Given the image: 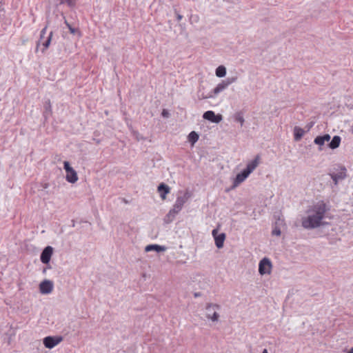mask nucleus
Instances as JSON below:
<instances>
[{
  "label": "nucleus",
  "mask_w": 353,
  "mask_h": 353,
  "mask_svg": "<svg viewBox=\"0 0 353 353\" xmlns=\"http://www.w3.org/2000/svg\"><path fill=\"white\" fill-rule=\"evenodd\" d=\"M327 210L326 204L323 201L317 203L308 210L307 216L302 219V226L305 229L319 227Z\"/></svg>",
  "instance_id": "1"
},
{
  "label": "nucleus",
  "mask_w": 353,
  "mask_h": 353,
  "mask_svg": "<svg viewBox=\"0 0 353 353\" xmlns=\"http://www.w3.org/2000/svg\"><path fill=\"white\" fill-rule=\"evenodd\" d=\"M260 161V157L257 155L254 160L248 163L247 167L241 173L238 174L234 180L233 188L237 187L240 183L252 173L258 166Z\"/></svg>",
  "instance_id": "2"
},
{
  "label": "nucleus",
  "mask_w": 353,
  "mask_h": 353,
  "mask_svg": "<svg viewBox=\"0 0 353 353\" xmlns=\"http://www.w3.org/2000/svg\"><path fill=\"white\" fill-rule=\"evenodd\" d=\"M190 194L188 191L183 192V196H178L173 208L170 210L168 216L174 217L182 209L183 205L187 202L190 198Z\"/></svg>",
  "instance_id": "3"
},
{
  "label": "nucleus",
  "mask_w": 353,
  "mask_h": 353,
  "mask_svg": "<svg viewBox=\"0 0 353 353\" xmlns=\"http://www.w3.org/2000/svg\"><path fill=\"white\" fill-rule=\"evenodd\" d=\"M219 310L220 306L218 304H207L205 308V318L213 323L218 322L220 317V315L219 314Z\"/></svg>",
  "instance_id": "4"
},
{
  "label": "nucleus",
  "mask_w": 353,
  "mask_h": 353,
  "mask_svg": "<svg viewBox=\"0 0 353 353\" xmlns=\"http://www.w3.org/2000/svg\"><path fill=\"white\" fill-rule=\"evenodd\" d=\"M46 27L42 29L40 34V39L37 44V50H38L41 46L43 47L41 49L42 52H43L49 47L52 39V32L48 34V36L45 37V34H46Z\"/></svg>",
  "instance_id": "5"
},
{
  "label": "nucleus",
  "mask_w": 353,
  "mask_h": 353,
  "mask_svg": "<svg viewBox=\"0 0 353 353\" xmlns=\"http://www.w3.org/2000/svg\"><path fill=\"white\" fill-rule=\"evenodd\" d=\"M272 265L270 260L268 258H263L259 265V272L260 274H270L272 271Z\"/></svg>",
  "instance_id": "6"
},
{
  "label": "nucleus",
  "mask_w": 353,
  "mask_h": 353,
  "mask_svg": "<svg viewBox=\"0 0 353 353\" xmlns=\"http://www.w3.org/2000/svg\"><path fill=\"white\" fill-rule=\"evenodd\" d=\"M63 341L61 336H47L43 339V344L46 347L51 349Z\"/></svg>",
  "instance_id": "7"
},
{
  "label": "nucleus",
  "mask_w": 353,
  "mask_h": 353,
  "mask_svg": "<svg viewBox=\"0 0 353 353\" xmlns=\"http://www.w3.org/2000/svg\"><path fill=\"white\" fill-rule=\"evenodd\" d=\"M53 253V248L51 246H47L43 250L41 254V261L43 263L47 264L50 262Z\"/></svg>",
  "instance_id": "8"
},
{
  "label": "nucleus",
  "mask_w": 353,
  "mask_h": 353,
  "mask_svg": "<svg viewBox=\"0 0 353 353\" xmlns=\"http://www.w3.org/2000/svg\"><path fill=\"white\" fill-rule=\"evenodd\" d=\"M217 233H218L217 229H214L212 230V234L214 238L216 246L218 248H221L223 246L224 241L225 239V234L224 233L217 234Z\"/></svg>",
  "instance_id": "9"
},
{
  "label": "nucleus",
  "mask_w": 353,
  "mask_h": 353,
  "mask_svg": "<svg viewBox=\"0 0 353 353\" xmlns=\"http://www.w3.org/2000/svg\"><path fill=\"white\" fill-rule=\"evenodd\" d=\"M203 117L205 119L210 121L213 123H219L222 120V116L221 114L216 115L213 111L208 110L203 114Z\"/></svg>",
  "instance_id": "10"
},
{
  "label": "nucleus",
  "mask_w": 353,
  "mask_h": 353,
  "mask_svg": "<svg viewBox=\"0 0 353 353\" xmlns=\"http://www.w3.org/2000/svg\"><path fill=\"white\" fill-rule=\"evenodd\" d=\"M53 284L50 281H44L39 285V290L41 294H49L52 291Z\"/></svg>",
  "instance_id": "11"
},
{
  "label": "nucleus",
  "mask_w": 353,
  "mask_h": 353,
  "mask_svg": "<svg viewBox=\"0 0 353 353\" xmlns=\"http://www.w3.org/2000/svg\"><path fill=\"white\" fill-rule=\"evenodd\" d=\"M235 80L234 78L231 79H228L227 81H223L221 83H219L216 87L214 89L213 93L214 94H217L223 90H225L230 84L234 82Z\"/></svg>",
  "instance_id": "12"
},
{
  "label": "nucleus",
  "mask_w": 353,
  "mask_h": 353,
  "mask_svg": "<svg viewBox=\"0 0 353 353\" xmlns=\"http://www.w3.org/2000/svg\"><path fill=\"white\" fill-rule=\"evenodd\" d=\"M158 192L160 194V196L163 201H164L166 199V195L170 193V188L168 185H165V183H161L158 186Z\"/></svg>",
  "instance_id": "13"
},
{
  "label": "nucleus",
  "mask_w": 353,
  "mask_h": 353,
  "mask_svg": "<svg viewBox=\"0 0 353 353\" xmlns=\"http://www.w3.org/2000/svg\"><path fill=\"white\" fill-rule=\"evenodd\" d=\"M78 180V176L75 170L68 163V182L74 183Z\"/></svg>",
  "instance_id": "14"
},
{
  "label": "nucleus",
  "mask_w": 353,
  "mask_h": 353,
  "mask_svg": "<svg viewBox=\"0 0 353 353\" xmlns=\"http://www.w3.org/2000/svg\"><path fill=\"white\" fill-rule=\"evenodd\" d=\"M330 136L329 134H324L323 136H319L314 139V142L319 145H323L325 142L330 141Z\"/></svg>",
  "instance_id": "15"
},
{
  "label": "nucleus",
  "mask_w": 353,
  "mask_h": 353,
  "mask_svg": "<svg viewBox=\"0 0 353 353\" xmlns=\"http://www.w3.org/2000/svg\"><path fill=\"white\" fill-rule=\"evenodd\" d=\"M305 131L300 127L296 126L294 129V137L295 141H299L303 136Z\"/></svg>",
  "instance_id": "16"
},
{
  "label": "nucleus",
  "mask_w": 353,
  "mask_h": 353,
  "mask_svg": "<svg viewBox=\"0 0 353 353\" xmlns=\"http://www.w3.org/2000/svg\"><path fill=\"white\" fill-rule=\"evenodd\" d=\"M153 250L157 252L165 251V248L164 246H161L159 245H148L145 248V252H150Z\"/></svg>",
  "instance_id": "17"
},
{
  "label": "nucleus",
  "mask_w": 353,
  "mask_h": 353,
  "mask_svg": "<svg viewBox=\"0 0 353 353\" xmlns=\"http://www.w3.org/2000/svg\"><path fill=\"white\" fill-rule=\"evenodd\" d=\"M341 143V137L339 136H334L329 144V147L332 149L337 148Z\"/></svg>",
  "instance_id": "18"
},
{
  "label": "nucleus",
  "mask_w": 353,
  "mask_h": 353,
  "mask_svg": "<svg viewBox=\"0 0 353 353\" xmlns=\"http://www.w3.org/2000/svg\"><path fill=\"white\" fill-rule=\"evenodd\" d=\"M225 74H226V69H225V66L219 65L216 69V75L218 77H223L225 76Z\"/></svg>",
  "instance_id": "19"
},
{
  "label": "nucleus",
  "mask_w": 353,
  "mask_h": 353,
  "mask_svg": "<svg viewBox=\"0 0 353 353\" xmlns=\"http://www.w3.org/2000/svg\"><path fill=\"white\" fill-rule=\"evenodd\" d=\"M199 139V135L194 131L191 132L188 135V140L194 145Z\"/></svg>",
  "instance_id": "20"
},
{
  "label": "nucleus",
  "mask_w": 353,
  "mask_h": 353,
  "mask_svg": "<svg viewBox=\"0 0 353 353\" xmlns=\"http://www.w3.org/2000/svg\"><path fill=\"white\" fill-rule=\"evenodd\" d=\"M68 28L70 30L71 33L77 34V37H80L81 36V33H80V32H79V30L78 29H75V28H72L71 26H69V24H68Z\"/></svg>",
  "instance_id": "21"
},
{
  "label": "nucleus",
  "mask_w": 353,
  "mask_h": 353,
  "mask_svg": "<svg viewBox=\"0 0 353 353\" xmlns=\"http://www.w3.org/2000/svg\"><path fill=\"white\" fill-rule=\"evenodd\" d=\"M272 234L279 236L281 234V230L276 227L272 230Z\"/></svg>",
  "instance_id": "22"
},
{
  "label": "nucleus",
  "mask_w": 353,
  "mask_h": 353,
  "mask_svg": "<svg viewBox=\"0 0 353 353\" xmlns=\"http://www.w3.org/2000/svg\"><path fill=\"white\" fill-rule=\"evenodd\" d=\"M67 1H68V6L74 4V3L76 1V0H67Z\"/></svg>",
  "instance_id": "23"
},
{
  "label": "nucleus",
  "mask_w": 353,
  "mask_h": 353,
  "mask_svg": "<svg viewBox=\"0 0 353 353\" xmlns=\"http://www.w3.org/2000/svg\"><path fill=\"white\" fill-rule=\"evenodd\" d=\"M168 114H169V113L168 112V111H167V110H163V112H162V115H163V117H168Z\"/></svg>",
  "instance_id": "24"
},
{
  "label": "nucleus",
  "mask_w": 353,
  "mask_h": 353,
  "mask_svg": "<svg viewBox=\"0 0 353 353\" xmlns=\"http://www.w3.org/2000/svg\"><path fill=\"white\" fill-rule=\"evenodd\" d=\"M63 168L66 170V161L63 162Z\"/></svg>",
  "instance_id": "25"
},
{
  "label": "nucleus",
  "mask_w": 353,
  "mask_h": 353,
  "mask_svg": "<svg viewBox=\"0 0 353 353\" xmlns=\"http://www.w3.org/2000/svg\"><path fill=\"white\" fill-rule=\"evenodd\" d=\"M181 19H182V16H181V15H180V14H178V15H177V19H178L179 21H180Z\"/></svg>",
  "instance_id": "26"
},
{
  "label": "nucleus",
  "mask_w": 353,
  "mask_h": 353,
  "mask_svg": "<svg viewBox=\"0 0 353 353\" xmlns=\"http://www.w3.org/2000/svg\"><path fill=\"white\" fill-rule=\"evenodd\" d=\"M347 353H353V347Z\"/></svg>",
  "instance_id": "27"
},
{
  "label": "nucleus",
  "mask_w": 353,
  "mask_h": 353,
  "mask_svg": "<svg viewBox=\"0 0 353 353\" xmlns=\"http://www.w3.org/2000/svg\"><path fill=\"white\" fill-rule=\"evenodd\" d=\"M61 1V3H65L66 1V0H60Z\"/></svg>",
  "instance_id": "28"
},
{
  "label": "nucleus",
  "mask_w": 353,
  "mask_h": 353,
  "mask_svg": "<svg viewBox=\"0 0 353 353\" xmlns=\"http://www.w3.org/2000/svg\"><path fill=\"white\" fill-rule=\"evenodd\" d=\"M239 121L243 122V119H239Z\"/></svg>",
  "instance_id": "29"
},
{
  "label": "nucleus",
  "mask_w": 353,
  "mask_h": 353,
  "mask_svg": "<svg viewBox=\"0 0 353 353\" xmlns=\"http://www.w3.org/2000/svg\"><path fill=\"white\" fill-rule=\"evenodd\" d=\"M239 121L243 122V119H239Z\"/></svg>",
  "instance_id": "30"
},
{
  "label": "nucleus",
  "mask_w": 353,
  "mask_h": 353,
  "mask_svg": "<svg viewBox=\"0 0 353 353\" xmlns=\"http://www.w3.org/2000/svg\"><path fill=\"white\" fill-rule=\"evenodd\" d=\"M199 296V294H195V296Z\"/></svg>",
  "instance_id": "31"
}]
</instances>
